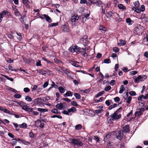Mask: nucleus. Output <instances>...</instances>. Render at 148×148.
<instances>
[{"mask_svg":"<svg viewBox=\"0 0 148 148\" xmlns=\"http://www.w3.org/2000/svg\"><path fill=\"white\" fill-rule=\"evenodd\" d=\"M70 142L71 143L76 145L77 146H82L83 145V143L79 140V139H70L69 140Z\"/></svg>","mask_w":148,"mask_h":148,"instance_id":"f257e3e1","label":"nucleus"},{"mask_svg":"<svg viewBox=\"0 0 148 148\" xmlns=\"http://www.w3.org/2000/svg\"><path fill=\"white\" fill-rule=\"evenodd\" d=\"M121 117V114H118L115 113L112 114L111 115L108 116V119H110V120L114 121V120H118Z\"/></svg>","mask_w":148,"mask_h":148,"instance_id":"f03ea898","label":"nucleus"},{"mask_svg":"<svg viewBox=\"0 0 148 148\" xmlns=\"http://www.w3.org/2000/svg\"><path fill=\"white\" fill-rule=\"evenodd\" d=\"M70 51L73 52H74L76 51L82 52L83 49V48H81L77 46H72L70 47Z\"/></svg>","mask_w":148,"mask_h":148,"instance_id":"7ed1b4c3","label":"nucleus"},{"mask_svg":"<svg viewBox=\"0 0 148 148\" xmlns=\"http://www.w3.org/2000/svg\"><path fill=\"white\" fill-rule=\"evenodd\" d=\"M137 110H139V111H137L135 113V117L137 114L138 116H141L143 113V112L145 111V109L143 108H142L140 109H137Z\"/></svg>","mask_w":148,"mask_h":148,"instance_id":"20e7f679","label":"nucleus"},{"mask_svg":"<svg viewBox=\"0 0 148 148\" xmlns=\"http://www.w3.org/2000/svg\"><path fill=\"white\" fill-rule=\"evenodd\" d=\"M48 70L45 68H44L41 69L37 70V73H40L42 75H45L48 72Z\"/></svg>","mask_w":148,"mask_h":148,"instance_id":"39448f33","label":"nucleus"},{"mask_svg":"<svg viewBox=\"0 0 148 148\" xmlns=\"http://www.w3.org/2000/svg\"><path fill=\"white\" fill-rule=\"evenodd\" d=\"M79 18L78 15L76 14H74L71 17V21L72 23H75L79 19Z\"/></svg>","mask_w":148,"mask_h":148,"instance_id":"423d86ee","label":"nucleus"},{"mask_svg":"<svg viewBox=\"0 0 148 148\" xmlns=\"http://www.w3.org/2000/svg\"><path fill=\"white\" fill-rule=\"evenodd\" d=\"M123 131H119L116 134V137L119 139L121 140L123 137Z\"/></svg>","mask_w":148,"mask_h":148,"instance_id":"0eeeda50","label":"nucleus"},{"mask_svg":"<svg viewBox=\"0 0 148 148\" xmlns=\"http://www.w3.org/2000/svg\"><path fill=\"white\" fill-rule=\"evenodd\" d=\"M107 17H108V16L109 17H110L112 16H119V14L117 13L116 12L112 13L111 12L107 13Z\"/></svg>","mask_w":148,"mask_h":148,"instance_id":"6e6552de","label":"nucleus"},{"mask_svg":"<svg viewBox=\"0 0 148 148\" xmlns=\"http://www.w3.org/2000/svg\"><path fill=\"white\" fill-rule=\"evenodd\" d=\"M61 29L62 31L64 32H67L69 31L68 26L66 24L62 26Z\"/></svg>","mask_w":148,"mask_h":148,"instance_id":"1a4fd4ad","label":"nucleus"},{"mask_svg":"<svg viewBox=\"0 0 148 148\" xmlns=\"http://www.w3.org/2000/svg\"><path fill=\"white\" fill-rule=\"evenodd\" d=\"M143 44L148 45V35L146 34L145 37L143 39Z\"/></svg>","mask_w":148,"mask_h":148,"instance_id":"9d476101","label":"nucleus"},{"mask_svg":"<svg viewBox=\"0 0 148 148\" xmlns=\"http://www.w3.org/2000/svg\"><path fill=\"white\" fill-rule=\"evenodd\" d=\"M64 104L66 105V103L64 102L63 103H58L56 105V108L60 110L64 107Z\"/></svg>","mask_w":148,"mask_h":148,"instance_id":"9b49d317","label":"nucleus"},{"mask_svg":"<svg viewBox=\"0 0 148 148\" xmlns=\"http://www.w3.org/2000/svg\"><path fill=\"white\" fill-rule=\"evenodd\" d=\"M30 111L29 113H32V114H33L34 115H38L39 114V113L35 111L34 110H35V108H31L30 110Z\"/></svg>","mask_w":148,"mask_h":148,"instance_id":"f8f14e48","label":"nucleus"},{"mask_svg":"<svg viewBox=\"0 0 148 148\" xmlns=\"http://www.w3.org/2000/svg\"><path fill=\"white\" fill-rule=\"evenodd\" d=\"M9 14L10 13L8 11L4 10L0 13V16L1 17V18H3L4 17V15H7L8 16Z\"/></svg>","mask_w":148,"mask_h":148,"instance_id":"ddd939ff","label":"nucleus"},{"mask_svg":"<svg viewBox=\"0 0 148 148\" xmlns=\"http://www.w3.org/2000/svg\"><path fill=\"white\" fill-rule=\"evenodd\" d=\"M94 4H96V5L99 7H101L103 6V3L100 0L97 1L96 0Z\"/></svg>","mask_w":148,"mask_h":148,"instance_id":"4468645a","label":"nucleus"},{"mask_svg":"<svg viewBox=\"0 0 148 148\" xmlns=\"http://www.w3.org/2000/svg\"><path fill=\"white\" fill-rule=\"evenodd\" d=\"M44 18H45L47 21L48 23H50L52 22V20L49 16L46 14L43 15Z\"/></svg>","mask_w":148,"mask_h":148,"instance_id":"2eb2a0df","label":"nucleus"},{"mask_svg":"<svg viewBox=\"0 0 148 148\" xmlns=\"http://www.w3.org/2000/svg\"><path fill=\"white\" fill-rule=\"evenodd\" d=\"M123 132L127 133L129 131V125H125L123 127Z\"/></svg>","mask_w":148,"mask_h":148,"instance_id":"dca6fc26","label":"nucleus"},{"mask_svg":"<svg viewBox=\"0 0 148 148\" xmlns=\"http://www.w3.org/2000/svg\"><path fill=\"white\" fill-rule=\"evenodd\" d=\"M136 76L133 77V79H134V82L136 83H138L139 81H140V75H139L137 77L135 78Z\"/></svg>","mask_w":148,"mask_h":148,"instance_id":"f3484780","label":"nucleus"},{"mask_svg":"<svg viewBox=\"0 0 148 148\" xmlns=\"http://www.w3.org/2000/svg\"><path fill=\"white\" fill-rule=\"evenodd\" d=\"M22 108L24 110L28 111L29 112L30 110V109H31V108L27 106L23 105L22 106Z\"/></svg>","mask_w":148,"mask_h":148,"instance_id":"a211bd4d","label":"nucleus"},{"mask_svg":"<svg viewBox=\"0 0 148 148\" xmlns=\"http://www.w3.org/2000/svg\"><path fill=\"white\" fill-rule=\"evenodd\" d=\"M120 42L118 43V45L119 46H122L125 45L126 43V42L125 40L121 39L119 40Z\"/></svg>","mask_w":148,"mask_h":148,"instance_id":"6ab92c4d","label":"nucleus"},{"mask_svg":"<svg viewBox=\"0 0 148 148\" xmlns=\"http://www.w3.org/2000/svg\"><path fill=\"white\" fill-rule=\"evenodd\" d=\"M126 21L127 23H128L129 25H131L134 23V21H132L130 18H128L126 19Z\"/></svg>","mask_w":148,"mask_h":148,"instance_id":"aec40b11","label":"nucleus"},{"mask_svg":"<svg viewBox=\"0 0 148 148\" xmlns=\"http://www.w3.org/2000/svg\"><path fill=\"white\" fill-rule=\"evenodd\" d=\"M73 95L71 91H69L67 92L66 93L64 94V97L67 96H72Z\"/></svg>","mask_w":148,"mask_h":148,"instance_id":"412c9836","label":"nucleus"},{"mask_svg":"<svg viewBox=\"0 0 148 148\" xmlns=\"http://www.w3.org/2000/svg\"><path fill=\"white\" fill-rule=\"evenodd\" d=\"M22 2L23 4H24L25 6L27 7L29 6V4L30 3L28 0H23Z\"/></svg>","mask_w":148,"mask_h":148,"instance_id":"4be33fe9","label":"nucleus"},{"mask_svg":"<svg viewBox=\"0 0 148 148\" xmlns=\"http://www.w3.org/2000/svg\"><path fill=\"white\" fill-rule=\"evenodd\" d=\"M42 100L41 98H38L34 100V102L37 104H39L40 102Z\"/></svg>","mask_w":148,"mask_h":148,"instance_id":"5701e85b","label":"nucleus"},{"mask_svg":"<svg viewBox=\"0 0 148 148\" xmlns=\"http://www.w3.org/2000/svg\"><path fill=\"white\" fill-rule=\"evenodd\" d=\"M68 111L69 113L71 112H74L76 111V109L74 107H72L71 108L68 109Z\"/></svg>","mask_w":148,"mask_h":148,"instance_id":"b1692460","label":"nucleus"},{"mask_svg":"<svg viewBox=\"0 0 148 148\" xmlns=\"http://www.w3.org/2000/svg\"><path fill=\"white\" fill-rule=\"evenodd\" d=\"M99 75H100L101 78L99 80L98 82L99 83H101L103 79L104 76L103 74L101 72L99 73Z\"/></svg>","mask_w":148,"mask_h":148,"instance_id":"393cba45","label":"nucleus"},{"mask_svg":"<svg viewBox=\"0 0 148 148\" xmlns=\"http://www.w3.org/2000/svg\"><path fill=\"white\" fill-rule=\"evenodd\" d=\"M83 50H84V52L83 53L82 52V56H84V57L85 58H87V56H88V55L86 53V50L85 49H83Z\"/></svg>","mask_w":148,"mask_h":148,"instance_id":"a878e982","label":"nucleus"},{"mask_svg":"<svg viewBox=\"0 0 148 148\" xmlns=\"http://www.w3.org/2000/svg\"><path fill=\"white\" fill-rule=\"evenodd\" d=\"M118 7L120 9L125 10V7L122 4H119L118 5Z\"/></svg>","mask_w":148,"mask_h":148,"instance_id":"bb28decb","label":"nucleus"},{"mask_svg":"<svg viewBox=\"0 0 148 148\" xmlns=\"http://www.w3.org/2000/svg\"><path fill=\"white\" fill-rule=\"evenodd\" d=\"M58 89L59 91L61 93H63L65 92V89L62 87H59L58 88Z\"/></svg>","mask_w":148,"mask_h":148,"instance_id":"cd10ccee","label":"nucleus"},{"mask_svg":"<svg viewBox=\"0 0 148 148\" xmlns=\"http://www.w3.org/2000/svg\"><path fill=\"white\" fill-rule=\"evenodd\" d=\"M124 89L125 88L124 86L123 85H121L120 88V90L119 91V93L120 94L122 93Z\"/></svg>","mask_w":148,"mask_h":148,"instance_id":"c85d7f7f","label":"nucleus"},{"mask_svg":"<svg viewBox=\"0 0 148 148\" xmlns=\"http://www.w3.org/2000/svg\"><path fill=\"white\" fill-rule=\"evenodd\" d=\"M37 110L38 111H40V112H47L48 110L47 109H43L41 108H38L37 109Z\"/></svg>","mask_w":148,"mask_h":148,"instance_id":"c756f323","label":"nucleus"},{"mask_svg":"<svg viewBox=\"0 0 148 148\" xmlns=\"http://www.w3.org/2000/svg\"><path fill=\"white\" fill-rule=\"evenodd\" d=\"M82 128V125L80 124H78L75 126V129L76 130H79L81 129Z\"/></svg>","mask_w":148,"mask_h":148,"instance_id":"7c9ffc66","label":"nucleus"},{"mask_svg":"<svg viewBox=\"0 0 148 148\" xmlns=\"http://www.w3.org/2000/svg\"><path fill=\"white\" fill-rule=\"evenodd\" d=\"M27 127V124L25 123H23L20 125V127L21 128H26Z\"/></svg>","mask_w":148,"mask_h":148,"instance_id":"2f4dec72","label":"nucleus"},{"mask_svg":"<svg viewBox=\"0 0 148 148\" xmlns=\"http://www.w3.org/2000/svg\"><path fill=\"white\" fill-rule=\"evenodd\" d=\"M104 91H102L98 93L96 95V97H98L99 96H101L104 93Z\"/></svg>","mask_w":148,"mask_h":148,"instance_id":"473e14b6","label":"nucleus"},{"mask_svg":"<svg viewBox=\"0 0 148 148\" xmlns=\"http://www.w3.org/2000/svg\"><path fill=\"white\" fill-rule=\"evenodd\" d=\"M74 95L75 97V98L77 99H79L80 98V95L78 93H75Z\"/></svg>","mask_w":148,"mask_h":148,"instance_id":"72a5a7b5","label":"nucleus"},{"mask_svg":"<svg viewBox=\"0 0 148 148\" xmlns=\"http://www.w3.org/2000/svg\"><path fill=\"white\" fill-rule=\"evenodd\" d=\"M54 60L56 63L57 64L63 63V62L62 61L57 58L54 59Z\"/></svg>","mask_w":148,"mask_h":148,"instance_id":"f704fd0d","label":"nucleus"},{"mask_svg":"<svg viewBox=\"0 0 148 148\" xmlns=\"http://www.w3.org/2000/svg\"><path fill=\"white\" fill-rule=\"evenodd\" d=\"M25 99L28 101H32V98L30 97L29 96H26L25 98Z\"/></svg>","mask_w":148,"mask_h":148,"instance_id":"c9c22d12","label":"nucleus"},{"mask_svg":"<svg viewBox=\"0 0 148 148\" xmlns=\"http://www.w3.org/2000/svg\"><path fill=\"white\" fill-rule=\"evenodd\" d=\"M57 117L58 118L61 119H62V116L60 115H54L52 116H51V118H54Z\"/></svg>","mask_w":148,"mask_h":148,"instance_id":"e433bc0d","label":"nucleus"},{"mask_svg":"<svg viewBox=\"0 0 148 148\" xmlns=\"http://www.w3.org/2000/svg\"><path fill=\"white\" fill-rule=\"evenodd\" d=\"M3 110L2 111L4 112L5 113H8L9 114H12L10 112V111L6 109L3 108Z\"/></svg>","mask_w":148,"mask_h":148,"instance_id":"4c0bfd02","label":"nucleus"},{"mask_svg":"<svg viewBox=\"0 0 148 148\" xmlns=\"http://www.w3.org/2000/svg\"><path fill=\"white\" fill-rule=\"evenodd\" d=\"M16 34L18 36L17 37V38L18 39V40H20L22 38V35L20 33H18L17 32H16Z\"/></svg>","mask_w":148,"mask_h":148,"instance_id":"58836bf2","label":"nucleus"},{"mask_svg":"<svg viewBox=\"0 0 148 148\" xmlns=\"http://www.w3.org/2000/svg\"><path fill=\"white\" fill-rule=\"evenodd\" d=\"M77 63H79V62H76V61H75L72 64V65L75 66V67H80V66L77 64Z\"/></svg>","mask_w":148,"mask_h":148,"instance_id":"ea45409f","label":"nucleus"},{"mask_svg":"<svg viewBox=\"0 0 148 148\" xmlns=\"http://www.w3.org/2000/svg\"><path fill=\"white\" fill-rule=\"evenodd\" d=\"M71 103V104L73 106H78V104L77 102L75 101H72Z\"/></svg>","mask_w":148,"mask_h":148,"instance_id":"a19ab883","label":"nucleus"},{"mask_svg":"<svg viewBox=\"0 0 148 148\" xmlns=\"http://www.w3.org/2000/svg\"><path fill=\"white\" fill-rule=\"evenodd\" d=\"M147 78V76L146 75L141 76L140 75V81H144Z\"/></svg>","mask_w":148,"mask_h":148,"instance_id":"79ce46f5","label":"nucleus"},{"mask_svg":"<svg viewBox=\"0 0 148 148\" xmlns=\"http://www.w3.org/2000/svg\"><path fill=\"white\" fill-rule=\"evenodd\" d=\"M103 111V109L96 110H95V112L97 114L100 113L102 112Z\"/></svg>","mask_w":148,"mask_h":148,"instance_id":"37998d69","label":"nucleus"},{"mask_svg":"<svg viewBox=\"0 0 148 148\" xmlns=\"http://www.w3.org/2000/svg\"><path fill=\"white\" fill-rule=\"evenodd\" d=\"M134 6L136 8H138L140 5L138 1H137L134 3Z\"/></svg>","mask_w":148,"mask_h":148,"instance_id":"c03bdc74","label":"nucleus"},{"mask_svg":"<svg viewBox=\"0 0 148 148\" xmlns=\"http://www.w3.org/2000/svg\"><path fill=\"white\" fill-rule=\"evenodd\" d=\"M114 99L115 102L118 103L120 100V99L119 97H116L114 98Z\"/></svg>","mask_w":148,"mask_h":148,"instance_id":"a18cd8bd","label":"nucleus"},{"mask_svg":"<svg viewBox=\"0 0 148 148\" xmlns=\"http://www.w3.org/2000/svg\"><path fill=\"white\" fill-rule=\"evenodd\" d=\"M111 88V87L110 86H108L105 88L104 90L106 91H108L110 90Z\"/></svg>","mask_w":148,"mask_h":148,"instance_id":"49530a36","label":"nucleus"},{"mask_svg":"<svg viewBox=\"0 0 148 148\" xmlns=\"http://www.w3.org/2000/svg\"><path fill=\"white\" fill-rule=\"evenodd\" d=\"M8 68L10 70L12 71H14L16 72L17 71H16V69H14V68L12 66H11L10 65L8 66Z\"/></svg>","mask_w":148,"mask_h":148,"instance_id":"de8ad7c7","label":"nucleus"},{"mask_svg":"<svg viewBox=\"0 0 148 148\" xmlns=\"http://www.w3.org/2000/svg\"><path fill=\"white\" fill-rule=\"evenodd\" d=\"M7 62L8 63H11L13 62L14 60L10 58H8V60L6 59Z\"/></svg>","mask_w":148,"mask_h":148,"instance_id":"09e8293b","label":"nucleus"},{"mask_svg":"<svg viewBox=\"0 0 148 148\" xmlns=\"http://www.w3.org/2000/svg\"><path fill=\"white\" fill-rule=\"evenodd\" d=\"M137 73V72L136 71H132L130 73V74L132 75H133Z\"/></svg>","mask_w":148,"mask_h":148,"instance_id":"8fccbe9b","label":"nucleus"},{"mask_svg":"<svg viewBox=\"0 0 148 148\" xmlns=\"http://www.w3.org/2000/svg\"><path fill=\"white\" fill-rule=\"evenodd\" d=\"M52 84L51 85L52 87H53V88H58V86L55 84V82H52Z\"/></svg>","mask_w":148,"mask_h":148,"instance_id":"3c124183","label":"nucleus"},{"mask_svg":"<svg viewBox=\"0 0 148 148\" xmlns=\"http://www.w3.org/2000/svg\"><path fill=\"white\" fill-rule=\"evenodd\" d=\"M132 99V97H131L130 96H129L127 99V102L128 103H129V104L130 103V101H131Z\"/></svg>","mask_w":148,"mask_h":148,"instance_id":"603ef678","label":"nucleus"},{"mask_svg":"<svg viewBox=\"0 0 148 148\" xmlns=\"http://www.w3.org/2000/svg\"><path fill=\"white\" fill-rule=\"evenodd\" d=\"M51 112L54 114H57L58 112V110L56 109H52L51 111Z\"/></svg>","mask_w":148,"mask_h":148,"instance_id":"864d4df0","label":"nucleus"},{"mask_svg":"<svg viewBox=\"0 0 148 148\" xmlns=\"http://www.w3.org/2000/svg\"><path fill=\"white\" fill-rule=\"evenodd\" d=\"M21 95L19 94H15L14 96V97L17 99H19L21 97Z\"/></svg>","mask_w":148,"mask_h":148,"instance_id":"5fc2aeb1","label":"nucleus"},{"mask_svg":"<svg viewBox=\"0 0 148 148\" xmlns=\"http://www.w3.org/2000/svg\"><path fill=\"white\" fill-rule=\"evenodd\" d=\"M99 30H103V31H105L106 30V28L103 25H101L100 26V28L99 29Z\"/></svg>","mask_w":148,"mask_h":148,"instance_id":"6e6d98bb","label":"nucleus"},{"mask_svg":"<svg viewBox=\"0 0 148 148\" xmlns=\"http://www.w3.org/2000/svg\"><path fill=\"white\" fill-rule=\"evenodd\" d=\"M23 90L25 92L27 93L29 92L30 90L28 88H24Z\"/></svg>","mask_w":148,"mask_h":148,"instance_id":"4d7b16f0","label":"nucleus"},{"mask_svg":"<svg viewBox=\"0 0 148 148\" xmlns=\"http://www.w3.org/2000/svg\"><path fill=\"white\" fill-rule=\"evenodd\" d=\"M129 94L131 96H135L136 95V93L134 91H132L129 92Z\"/></svg>","mask_w":148,"mask_h":148,"instance_id":"13d9d810","label":"nucleus"},{"mask_svg":"<svg viewBox=\"0 0 148 148\" xmlns=\"http://www.w3.org/2000/svg\"><path fill=\"white\" fill-rule=\"evenodd\" d=\"M113 50L114 52L116 53L119 51V49L118 48L116 47L113 48Z\"/></svg>","mask_w":148,"mask_h":148,"instance_id":"bf43d9fd","label":"nucleus"},{"mask_svg":"<svg viewBox=\"0 0 148 148\" xmlns=\"http://www.w3.org/2000/svg\"><path fill=\"white\" fill-rule=\"evenodd\" d=\"M61 100L66 101L68 102H70L71 101L70 99L67 98H63L61 99Z\"/></svg>","mask_w":148,"mask_h":148,"instance_id":"052dcab7","label":"nucleus"},{"mask_svg":"<svg viewBox=\"0 0 148 148\" xmlns=\"http://www.w3.org/2000/svg\"><path fill=\"white\" fill-rule=\"evenodd\" d=\"M116 81L114 80H112L111 81L110 84L112 86L114 85L115 84Z\"/></svg>","mask_w":148,"mask_h":148,"instance_id":"680f3d73","label":"nucleus"},{"mask_svg":"<svg viewBox=\"0 0 148 148\" xmlns=\"http://www.w3.org/2000/svg\"><path fill=\"white\" fill-rule=\"evenodd\" d=\"M58 25V23H52L49 27H52L53 26H56Z\"/></svg>","mask_w":148,"mask_h":148,"instance_id":"e2e57ef3","label":"nucleus"},{"mask_svg":"<svg viewBox=\"0 0 148 148\" xmlns=\"http://www.w3.org/2000/svg\"><path fill=\"white\" fill-rule=\"evenodd\" d=\"M110 60L109 59H105L104 61V62L106 64H108L110 62Z\"/></svg>","mask_w":148,"mask_h":148,"instance_id":"0e129e2a","label":"nucleus"},{"mask_svg":"<svg viewBox=\"0 0 148 148\" xmlns=\"http://www.w3.org/2000/svg\"><path fill=\"white\" fill-rule=\"evenodd\" d=\"M49 84V82H45L44 84L43 85V87L44 88H45Z\"/></svg>","mask_w":148,"mask_h":148,"instance_id":"69168bd1","label":"nucleus"},{"mask_svg":"<svg viewBox=\"0 0 148 148\" xmlns=\"http://www.w3.org/2000/svg\"><path fill=\"white\" fill-rule=\"evenodd\" d=\"M29 136L30 138H33L34 137V134L32 132H29Z\"/></svg>","mask_w":148,"mask_h":148,"instance_id":"338daca9","label":"nucleus"},{"mask_svg":"<svg viewBox=\"0 0 148 148\" xmlns=\"http://www.w3.org/2000/svg\"><path fill=\"white\" fill-rule=\"evenodd\" d=\"M90 14L87 13L86 14H85L84 15V17L86 18L87 19H89L90 18L89 17V16H90Z\"/></svg>","mask_w":148,"mask_h":148,"instance_id":"774afa93","label":"nucleus"}]
</instances>
